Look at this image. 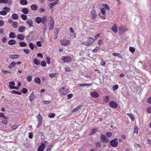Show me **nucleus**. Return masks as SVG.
I'll list each match as a JSON object with an SVG mask.
<instances>
[{
  "instance_id": "nucleus-58",
  "label": "nucleus",
  "mask_w": 151,
  "mask_h": 151,
  "mask_svg": "<svg viewBox=\"0 0 151 151\" xmlns=\"http://www.w3.org/2000/svg\"><path fill=\"white\" fill-rule=\"evenodd\" d=\"M118 85H116L113 86V89L114 91H115L118 89Z\"/></svg>"
},
{
  "instance_id": "nucleus-27",
  "label": "nucleus",
  "mask_w": 151,
  "mask_h": 151,
  "mask_svg": "<svg viewBox=\"0 0 151 151\" xmlns=\"http://www.w3.org/2000/svg\"><path fill=\"white\" fill-rule=\"evenodd\" d=\"M58 1H56L50 3V8H52L53 6H55L56 4H58Z\"/></svg>"
},
{
  "instance_id": "nucleus-47",
  "label": "nucleus",
  "mask_w": 151,
  "mask_h": 151,
  "mask_svg": "<svg viewBox=\"0 0 151 151\" xmlns=\"http://www.w3.org/2000/svg\"><path fill=\"white\" fill-rule=\"evenodd\" d=\"M55 114L54 113H50V114L48 116L50 118H53L54 117H55Z\"/></svg>"
},
{
  "instance_id": "nucleus-9",
  "label": "nucleus",
  "mask_w": 151,
  "mask_h": 151,
  "mask_svg": "<svg viewBox=\"0 0 151 151\" xmlns=\"http://www.w3.org/2000/svg\"><path fill=\"white\" fill-rule=\"evenodd\" d=\"M119 32L120 34H122L123 33L127 31V29L125 28H123L122 26L119 27H118Z\"/></svg>"
},
{
  "instance_id": "nucleus-50",
  "label": "nucleus",
  "mask_w": 151,
  "mask_h": 151,
  "mask_svg": "<svg viewBox=\"0 0 151 151\" xmlns=\"http://www.w3.org/2000/svg\"><path fill=\"white\" fill-rule=\"evenodd\" d=\"M52 145H49L47 147V149L45 151H50L51 148H52Z\"/></svg>"
},
{
  "instance_id": "nucleus-56",
  "label": "nucleus",
  "mask_w": 151,
  "mask_h": 151,
  "mask_svg": "<svg viewBox=\"0 0 151 151\" xmlns=\"http://www.w3.org/2000/svg\"><path fill=\"white\" fill-rule=\"evenodd\" d=\"M4 24L5 22L3 20H0V26H2Z\"/></svg>"
},
{
  "instance_id": "nucleus-51",
  "label": "nucleus",
  "mask_w": 151,
  "mask_h": 151,
  "mask_svg": "<svg viewBox=\"0 0 151 151\" xmlns=\"http://www.w3.org/2000/svg\"><path fill=\"white\" fill-rule=\"evenodd\" d=\"M27 80L28 81L30 82L32 80V76H29L27 77Z\"/></svg>"
},
{
  "instance_id": "nucleus-13",
  "label": "nucleus",
  "mask_w": 151,
  "mask_h": 151,
  "mask_svg": "<svg viewBox=\"0 0 151 151\" xmlns=\"http://www.w3.org/2000/svg\"><path fill=\"white\" fill-rule=\"evenodd\" d=\"M16 43V41L14 39L11 40H9L8 42V44L11 45H14Z\"/></svg>"
},
{
  "instance_id": "nucleus-33",
  "label": "nucleus",
  "mask_w": 151,
  "mask_h": 151,
  "mask_svg": "<svg viewBox=\"0 0 151 151\" xmlns=\"http://www.w3.org/2000/svg\"><path fill=\"white\" fill-rule=\"evenodd\" d=\"M110 100V97L108 96H105L104 101L106 102H108Z\"/></svg>"
},
{
  "instance_id": "nucleus-23",
  "label": "nucleus",
  "mask_w": 151,
  "mask_h": 151,
  "mask_svg": "<svg viewBox=\"0 0 151 151\" xmlns=\"http://www.w3.org/2000/svg\"><path fill=\"white\" fill-rule=\"evenodd\" d=\"M97 131L96 129H91V133L89 134V135H91L95 133Z\"/></svg>"
},
{
  "instance_id": "nucleus-35",
  "label": "nucleus",
  "mask_w": 151,
  "mask_h": 151,
  "mask_svg": "<svg viewBox=\"0 0 151 151\" xmlns=\"http://www.w3.org/2000/svg\"><path fill=\"white\" fill-rule=\"evenodd\" d=\"M88 42L89 43H90L91 44L93 42H94V39L91 37L88 38Z\"/></svg>"
},
{
  "instance_id": "nucleus-42",
  "label": "nucleus",
  "mask_w": 151,
  "mask_h": 151,
  "mask_svg": "<svg viewBox=\"0 0 151 151\" xmlns=\"http://www.w3.org/2000/svg\"><path fill=\"white\" fill-rule=\"evenodd\" d=\"M127 115L133 121L134 120V118L132 114L129 113L127 114Z\"/></svg>"
},
{
  "instance_id": "nucleus-49",
  "label": "nucleus",
  "mask_w": 151,
  "mask_h": 151,
  "mask_svg": "<svg viewBox=\"0 0 151 151\" xmlns=\"http://www.w3.org/2000/svg\"><path fill=\"white\" fill-rule=\"evenodd\" d=\"M129 50L131 52H133L135 51V48L133 47H129Z\"/></svg>"
},
{
  "instance_id": "nucleus-64",
  "label": "nucleus",
  "mask_w": 151,
  "mask_h": 151,
  "mask_svg": "<svg viewBox=\"0 0 151 151\" xmlns=\"http://www.w3.org/2000/svg\"><path fill=\"white\" fill-rule=\"evenodd\" d=\"M67 98L68 99H70L72 98L73 96V95L72 94H69L67 96Z\"/></svg>"
},
{
  "instance_id": "nucleus-12",
  "label": "nucleus",
  "mask_w": 151,
  "mask_h": 151,
  "mask_svg": "<svg viewBox=\"0 0 151 151\" xmlns=\"http://www.w3.org/2000/svg\"><path fill=\"white\" fill-rule=\"evenodd\" d=\"M111 30L115 33L117 32V27L116 24H114L112 26Z\"/></svg>"
},
{
  "instance_id": "nucleus-31",
  "label": "nucleus",
  "mask_w": 151,
  "mask_h": 151,
  "mask_svg": "<svg viewBox=\"0 0 151 151\" xmlns=\"http://www.w3.org/2000/svg\"><path fill=\"white\" fill-rule=\"evenodd\" d=\"M47 18V17L46 16H45L42 17V24H44L46 22Z\"/></svg>"
},
{
  "instance_id": "nucleus-8",
  "label": "nucleus",
  "mask_w": 151,
  "mask_h": 151,
  "mask_svg": "<svg viewBox=\"0 0 151 151\" xmlns=\"http://www.w3.org/2000/svg\"><path fill=\"white\" fill-rule=\"evenodd\" d=\"M110 106L113 108H116L117 107V104L114 101H111L110 102Z\"/></svg>"
},
{
  "instance_id": "nucleus-28",
  "label": "nucleus",
  "mask_w": 151,
  "mask_h": 151,
  "mask_svg": "<svg viewBox=\"0 0 151 151\" xmlns=\"http://www.w3.org/2000/svg\"><path fill=\"white\" fill-rule=\"evenodd\" d=\"M31 9L33 10H36L37 8V6L35 4H32L31 6Z\"/></svg>"
},
{
  "instance_id": "nucleus-44",
  "label": "nucleus",
  "mask_w": 151,
  "mask_h": 151,
  "mask_svg": "<svg viewBox=\"0 0 151 151\" xmlns=\"http://www.w3.org/2000/svg\"><path fill=\"white\" fill-rule=\"evenodd\" d=\"M8 3V0H0V4H6Z\"/></svg>"
},
{
  "instance_id": "nucleus-48",
  "label": "nucleus",
  "mask_w": 151,
  "mask_h": 151,
  "mask_svg": "<svg viewBox=\"0 0 151 151\" xmlns=\"http://www.w3.org/2000/svg\"><path fill=\"white\" fill-rule=\"evenodd\" d=\"M134 132L136 133H137L138 132V128L137 126L134 127Z\"/></svg>"
},
{
  "instance_id": "nucleus-6",
  "label": "nucleus",
  "mask_w": 151,
  "mask_h": 151,
  "mask_svg": "<svg viewBox=\"0 0 151 151\" xmlns=\"http://www.w3.org/2000/svg\"><path fill=\"white\" fill-rule=\"evenodd\" d=\"M44 142L45 143H42L39 146L37 151H43V150L45 146V144L47 143V142L45 141Z\"/></svg>"
},
{
  "instance_id": "nucleus-57",
  "label": "nucleus",
  "mask_w": 151,
  "mask_h": 151,
  "mask_svg": "<svg viewBox=\"0 0 151 151\" xmlns=\"http://www.w3.org/2000/svg\"><path fill=\"white\" fill-rule=\"evenodd\" d=\"M24 52L26 54H28L29 52V50L27 49H24L23 50Z\"/></svg>"
},
{
  "instance_id": "nucleus-2",
  "label": "nucleus",
  "mask_w": 151,
  "mask_h": 151,
  "mask_svg": "<svg viewBox=\"0 0 151 151\" xmlns=\"http://www.w3.org/2000/svg\"><path fill=\"white\" fill-rule=\"evenodd\" d=\"M110 143L112 147H117L118 144V140L117 138H115L114 139L111 141Z\"/></svg>"
},
{
  "instance_id": "nucleus-55",
  "label": "nucleus",
  "mask_w": 151,
  "mask_h": 151,
  "mask_svg": "<svg viewBox=\"0 0 151 151\" xmlns=\"http://www.w3.org/2000/svg\"><path fill=\"white\" fill-rule=\"evenodd\" d=\"M61 41L62 45H66V40H62Z\"/></svg>"
},
{
  "instance_id": "nucleus-11",
  "label": "nucleus",
  "mask_w": 151,
  "mask_h": 151,
  "mask_svg": "<svg viewBox=\"0 0 151 151\" xmlns=\"http://www.w3.org/2000/svg\"><path fill=\"white\" fill-rule=\"evenodd\" d=\"M25 38L24 36L22 34H19L17 35V38L18 40H23Z\"/></svg>"
},
{
  "instance_id": "nucleus-21",
  "label": "nucleus",
  "mask_w": 151,
  "mask_h": 151,
  "mask_svg": "<svg viewBox=\"0 0 151 151\" xmlns=\"http://www.w3.org/2000/svg\"><path fill=\"white\" fill-rule=\"evenodd\" d=\"M19 57V55L17 54L11 55L9 56L10 58L12 59H17Z\"/></svg>"
},
{
  "instance_id": "nucleus-36",
  "label": "nucleus",
  "mask_w": 151,
  "mask_h": 151,
  "mask_svg": "<svg viewBox=\"0 0 151 151\" xmlns=\"http://www.w3.org/2000/svg\"><path fill=\"white\" fill-rule=\"evenodd\" d=\"M12 26L14 28H17L18 26V24L17 22L14 21L12 23Z\"/></svg>"
},
{
  "instance_id": "nucleus-46",
  "label": "nucleus",
  "mask_w": 151,
  "mask_h": 151,
  "mask_svg": "<svg viewBox=\"0 0 151 151\" xmlns=\"http://www.w3.org/2000/svg\"><path fill=\"white\" fill-rule=\"evenodd\" d=\"M27 91H28L27 89L25 88H23V89L22 91V92L24 94H25V93H27Z\"/></svg>"
},
{
  "instance_id": "nucleus-39",
  "label": "nucleus",
  "mask_w": 151,
  "mask_h": 151,
  "mask_svg": "<svg viewBox=\"0 0 151 151\" xmlns=\"http://www.w3.org/2000/svg\"><path fill=\"white\" fill-rule=\"evenodd\" d=\"M81 106H80L78 107H77L76 109H74L73 111L72 112H76L78 110H79L81 108Z\"/></svg>"
},
{
  "instance_id": "nucleus-26",
  "label": "nucleus",
  "mask_w": 151,
  "mask_h": 151,
  "mask_svg": "<svg viewBox=\"0 0 151 151\" xmlns=\"http://www.w3.org/2000/svg\"><path fill=\"white\" fill-rule=\"evenodd\" d=\"M19 45L22 47H25L27 46V44L24 42H22L19 43Z\"/></svg>"
},
{
  "instance_id": "nucleus-4",
  "label": "nucleus",
  "mask_w": 151,
  "mask_h": 151,
  "mask_svg": "<svg viewBox=\"0 0 151 151\" xmlns=\"http://www.w3.org/2000/svg\"><path fill=\"white\" fill-rule=\"evenodd\" d=\"M49 19L50 20L49 24V29L50 30H51L52 29L53 27L54 24V21L53 18L51 17H49Z\"/></svg>"
},
{
  "instance_id": "nucleus-24",
  "label": "nucleus",
  "mask_w": 151,
  "mask_h": 151,
  "mask_svg": "<svg viewBox=\"0 0 151 151\" xmlns=\"http://www.w3.org/2000/svg\"><path fill=\"white\" fill-rule=\"evenodd\" d=\"M34 81L37 83L40 84L41 83L40 78L39 77H36L34 79Z\"/></svg>"
},
{
  "instance_id": "nucleus-59",
  "label": "nucleus",
  "mask_w": 151,
  "mask_h": 151,
  "mask_svg": "<svg viewBox=\"0 0 151 151\" xmlns=\"http://www.w3.org/2000/svg\"><path fill=\"white\" fill-rule=\"evenodd\" d=\"M47 60L46 62L47 64L48 65H50V60L49 58L48 57H46Z\"/></svg>"
},
{
  "instance_id": "nucleus-62",
  "label": "nucleus",
  "mask_w": 151,
  "mask_h": 151,
  "mask_svg": "<svg viewBox=\"0 0 151 151\" xmlns=\"http://www.w3.org/2000/svg\"><path fill=\"white\" fill-rule=\"evenodd\" d=\"M37 56L41 58H42L43 57V55L41 53H38L37 54Z\"/></svg>"
},
{
  "instance_id": "nucleus-3",
  "label": "nucleus",
  "mask_w": 151,
  "mask_h": 151,
  "mask_svg": "<svg viewBox=\"0 0 151 151\" xmlns=\"http://www.w3.org/2000/svg\"><path fill=\"white\" fill-rule=\"evenodd\" d=\"M37 118L38 119V124L37 126V128H38L41 125L42 122V117L40 114H38L37 116Z\"/></svg>"
},
{
  "instance_id": "nucleus-14",
  "label": "nucleus",
  "mask_w": 151,
  "mask_h": 151,
  "mask_svg": "<svg viewBox=\"0 0 151 151\" xmlns=\"http://www.w3.org/2000/svg\"><path fill=\"white\" fill-rule=\"evenodd\" d=\"M33 21L32 19H29L27 21V23L29 27L33 26Z\"/></svg>"
},
{
  "instance_id": "nucleus-22",
  "label": "nucleus",
  "mask_w": 151,
  "mask_h": 151,
  "mask_svg": "<svg viewBox=\"0 0 151 151\" xmlns=\"http://www.w3.org/2000/svg\"><path fill=\"white\" fill-rule=\"evenodd\" d=\"M20 3L22 5H25L27 4V0H21Z\"/></svg>"
},
{
  "instance_id": "nucleus-63",
  "label": "nucleus",
  "mask_w": 151,
  "mask_h": 151,
  "mask_svg": "<svg viewBox=\"0 0 151 151\" xmlns=\"http://www.w3.org/2000/svg\"><path fill=\"white\" fill-rule=\"evenodd\" d=\"M71 60L72 59L70 57L67 56V62H70Z\"/></svg>"
},
{
  "instance_id": "nucleus-19",
  "label": "nucleus",
  "mask_w": 151,
  "mask_h": 151,
  "mask_svg": "<svg viewBox=\"0 0 151 151\" xmlns=\"http://www.w3.org/2000/svg\"><path fill=\"white\" fill-rule=\"evenodd\" d=\"M9 37L11 38H14L16 37V34L13 32H11L9 34Z\"/></svg>"
},
{
  "instance_id": "nucleus-7",
  "label": "nucleus",
  "mask_w": 151,
  "mask_h": 151,
  "mask_svg": "<svg viewBox=\"0 0 151 151\" xmlns=\"http://www.w3.org/2000/svg\"><path fill=\"white\" fill-rule=\"evenodd\" d=\"M91 14L92 16L91 19L92 20H95L97 16L95 10L94 9L92 10L91 12Z\"/></svg>"
},
{
  "instance_id": "nucleus-34",
  "label": "nucleus",
  "mask_w": 151,
  "mask_h": 151,
  "mask_svg": "<svg viewBox=\"0 0 151 151\" xmlns=\"http://www.w3.org/2000/svg\"><path fill=\"white\" fill-rule=\"evenodd\" d=\"M100 48L99 47L96 46L95 49L93 50V51L94 52H96L100 50Z\"/></svg>"
},
{
  "instance_id": "nucleus-37",
  "label": "nucleus",
  "mask_w": 151,
  "mask_h": 151,
  "mask_svg": "<svg viewBox=\"0 0 151 151\" xmlns=\"http://www.w3.org/2000/svg\"><path fill=\"white\" fill-rule=\"evenodd\" d=\"M16 63L14 62H12L10 64L9 66L8 67L9 68H11L14 66Z\"/></svg>"
},
{
  "instance_id": "nucleus-53",
  "label": "nucleus",
  "mask_w": 151,
  "mask_h": 151,
  "mask_svg": "<svg viewBox=\"0 0 151 151\" xmlns=\"http://www.w3.org/2000/svg\"><path fill=\"white\" fill-rule=\"evenodd\" d=\"M101 11L103 14H106V10L104 8H101Z\"/></svg>"
},
{
  "instance_id": "nucleus-40",
  "label": "nucleus",
  "mask_w": 151,
  "mask_h": 151,
  "mask_svg": "<svg viewBox=\"0 0 151 151\" xmlns=\"http://www.w3.org/2000/svg\"><path fill=\"white\" fill-rule=\"evenodd\" d=\"M59 29H60L58 28H55L54 29V35H58Z\"/></svg>"
},
{
  "instance_id": "nucleus-16",
  "label": "nucleus",
  "mask_w": 151,
  "mask_h": 151,
  "mask_svg": "<svg viewBox=\"0 0 151 151\" xmlns=\"http://www.w3.org/2000/svg\"><path fill=\"white\" fill-rule=\"evenodd\" d=\"M25 29V27L24 26H21L18 28V31L20 32H23Z\"/></svg>"
},
{
  "instance_id": "nucleus-61",
  "label": "nucleus",
  "mask_w": 151,
  "mask_h": 151,
  "mask_svg": "<svg viewBox=\"0 0 151 151\" xmlns=\"http://www.w3.org/2000/svg\"><path fill=\"white\" fill-rule=\"evenodd\" d=\"M105 9H106L107 10H109V7L107 4H105L104 5V8Z\"/></svg>"
},
{
  "instance_id": "nucleus-38",
  "label": "nucleus",
  "mask_w": 151,
  "mask_h": 151,
  "mask_svg": "<svg viewBox=\"0 0 151 151\" xmlns=\"http://www.w3.org/2000/svg\"><path fill=\"white\" fill-rule=\"evenodd\" d=\"M21 18L24 20H26L27 19V16L24 14H22L21 16Z\"/></svg>"
},
{
  "instance_id": "nucleus-60",
  "label": "nucleus",
  "mask_w": 151,
  "mask_h": 151,
  "mask_svg": "<svg viewBox=\"0 0 151 151\" xmlns=\"http://www.w3.org/2000/svg\"><path fill=\"white\" fill-rule=\"evenodd\" d=\"M36 45L39 47H41L42 46V44L41 42L39 41L37 42Z\"/></svg>"
},
{
  "instance_id": "nucleus-30",
  "label": "nucleus",
  "mask_w": 151,
  "mask_h": 151,
  "mask_svg": "<svg viewBox=\"0 0 151 151\" xmlns=\"http://www.w3.org/2000/svg\"><path fill=\"white\" fill-rule=\"evenodd\" d=\"M35 98V96H34V93H31L29 97V100L30 101H32Z\"/></svg>"
},
{
  "instance_id": "nucleus-41",
  "label": "nucleus",
  "mask_w": 151,
  "mask_h": 151,
  "mask_svg": "<svg viewBox=\"0 0 151 151\" xmlns=\"http://www.w3.org/2000/svg\"><path fill=\"white\" fill-rule=\"evenodd\" d=\"M29 46L30 48L32 50L34 49V46L32 42L29 43Z\"/></svg>"
},
{
  "instance_id": "nucleus-43",
  "label": "nucleus",
  "mask_w": 151,
  "mask_h": 151,
  "mask_svg": "<svg viewBox=\"0 0 151 151\" xmlns=\"http://www.w3.org/2000/svg\"><path fill=\"white\" fill-rule=\"evenodd\" d=\"M41 65L42 67H44L46 66V63L45 61L43 60L42 61Z\"/></svg>"
},
{
  "instance_id": "nucleus-32",
  "label": "nucleus",
  "mask_w": 151,
  "mask_h": 151,
  "mask_svg": "<svg viewBox=\"0 0 151 151\" xmlns=\"http://www.w3.org/2000/svg\"><path fill=\"white\" fill-rule=\"evenodd\" d=\"M9 86L11 89V88L13 87V86H14L15 85V83L14 81H11L9 82Z\"/></svg>"
},
{
  "instance_id": "nucleus-52",
  "label": "nucleus",
  "mask_w": 151,
  "mask_h": 151,
  "mask_svg": "<svg viewBox=\"0 0 151 151\" xmlns=\"http://www.w3.org/2000/svg\"><path fill=\"white\" fill-rule=\"evenodd\" d=\"M112 135V134L111 132H108L106 133V136L108 137H111Z\"/></svg>"
},
{
  "instance_id": "nucleus-5",
  "label": "nucleus",
  "mask_w": 151,
  "mask_h": 151,
  "mask_svg": "<svg viewBox=\"0 0 151 151\" xmlns=\"http://www.w3.org/2000/svg\"><path fill=\"white\" fill-rule=\"evenodd\" d=\"M101 140L103 142L106 143L109 142V139L104 134H102L100 137Z\"/></svg>"
},
{
  "instance_id": "nucleus-18",
  "label": "nucleus",
  "mask_w": 151,
  "mask_h": 151,
  "mask_svg": "<svg viewBox=\"0 0 151 151\" xmlns=\"http://www.w3.org/2000/svg\"><path fill=\"white\" fill-rule=\"evenodd\" d=\"M12 17L14 20H17L18 19L19 17L17 14L14 13L12 14Z\"/></svg>"
},
{
  "instance_id": "nucleus-10",
  "label": "nucleus",
  "mask_w": 151,
  "mask_h": 151,
  "mask_svg": "<svg viewBox=\"0 0 151 151\" xmlns=\"http://www.w3.org/2000/svg\"><path fill=\"white\" fill-rule=\"evenodd\" d=\"M90 95L91 97L95 98H97L99 97L98 93L96 92H92Z\"/></svg>"
},
{
  "instance_id": "nucleus-54",
  "label": "nucleus",
  "mask_w": 151,
  "mask_h": 151,
  "mask_svg": "<svg viewBox=\"0 0 151 151\" xmlns=\"http://www.w3.org/2000/svg\"><path fill=\"white\" fill-rule=\"evenodd\" d=\"M7 41V38L6 37H3L2 39V42L3 43H5Z\"/></svg>"
},
{
  "instance_id": "nucleus-17",
  "label": "nucleus",
  "mask_w": 151,
  "mask_h": 151,
  "mask_svg": "<svg viewBox=\"0 0 151 151\" xmlns=\"http://www.w3.org/2000/svg\"><path fill=\"white\" fill-rule=\"evenodd\" d=\"M22 12L24 14H28L29 12V11L27 8H24L22 9Z\"/></svg>"
},
{
  "instance_id": "nucleus-45",
  "label": "nucleus",
  "mask_w": 151,
  "mask_h": 151,
  "mask_svg": "<svg viewBox=\"0 0 151 151\" xmlns=\"http://www.w3.org/2000/svg\"><path fill=\"white\" fill-rule=\"evenodd\" d=\"M96 147H100L101 145V143L99 142H96L95 143Z\"/></svg>"
},
{
  "instance_id": "nucleus-25",
  "label": "nucleus",
  "mask_w": 151,
  "mask_h": 151,
  "mask_svg": "<svg viewBox=\"0 0 151 151\" xmlns=\"http://www.w3.org/2000/svg\"><path fill=\"white\" fill-rule=\"evenodd\" d=\"M92 83H82L79 84V86L81 87H83L84 86H88L92 85Z\"/></svg>"
},
{
  "instance_id": "nucleus-29",
  "label": "nucleus",
  "mask_w": 151,
  "mask_h": 151,
  "mask_svg": "<svg viewBox=\"0 0 151 151\" xmlns=\"http://www.w3.org/2000/svg\"><path fill=\"white\" fill-rule=\"evenodd\" d=\"M40 60H38L37 59H35L34 60V64L37 65H39L40 64Z\"/></svg>"
},
{
  "instance_id": "nucleus-20",
  "label": "nucleus",
  "mask_w": 151,
  "mask_h": 151,
  "mask_svg": "<svg viewBox=\"0 0 151 151\" xmlns=\"http://www.w3.org/2000/svg\"><path fill=\"white\" fill-rule=\"evenodd\" d=\"M35 22L37 24H40L42 22V18L40 17H37L35 19Z\"/></svg>"
},
{
  "instance_id": "nucleus-15",
  "label": "nucleus",
  "mask_w": 151,
  "mask_h": 151,
  "mask_svg": "<svg viewBox=\"0 0 151 151\" xmlns=\"http://www.w3.org/2000/svg\"><path fill=\"white\" fill-rule=\"evenodd\" d=\"M60 92L61 94L65 95L66 94V91L64 88L63 87L60 89Z\"/></svg>"
},
{
  "instance_id": "nucleus-1",
  "label": "nucleus",
  "mask_w": 151,
  "mask_h": 151,
  "mask_svg": "<svg viewBox=\"0 0 151 151\" xmlns=\"http://www.w3.org/2000/svg\"><path fill=\"white\" fill-rule=\"evenodd\" d=\"M4 10L0 11V14L2 15L5 16L7 14L8 12L10 11V8L9 7L5 6L3 7Z\"/></svg>"
}]
</instances>
